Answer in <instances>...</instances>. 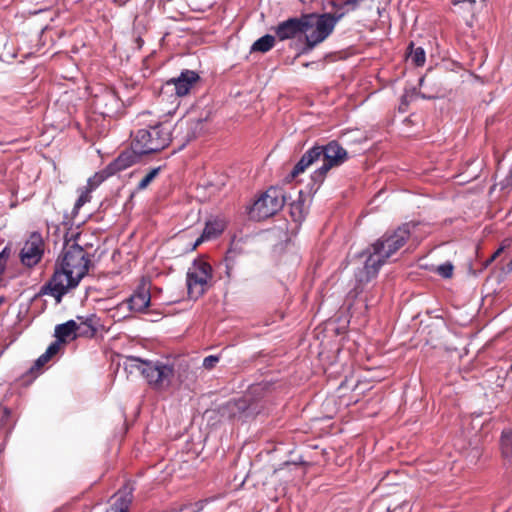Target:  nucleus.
Instances as JSON below:
<instances>
[{
  "instance_id": "25",
  "label": "nucleus",
  "mask_w": 512,
  "mask_h": 512,
  "mask_svg": "<svg viewBox=\"0 0 512 512\" xmlns=\"http://www.w3.org/2000/svg\"><path fill=\"white\" fill-rule=\"evenodd\" d=\"M184 125L186 126L187 130H193L191 135H188L187 140L193 139L197 137L198 131H200L203 127V121L202 119H194V120H187L185 122L178 123L175 128L177 130H183Z\"/></svg>"
},
{
  "instance_id": "11",
  "label": "nucleus",
  "mask_w": 512,
  "mask_h": 512,
  "mask_svg": "<svg viewBox=\"0 0 512 512\" xmlns=\"http://www.w3.org/2000/svg\"><path fill=\"white\" fill-rule=\"evenodd\" d=\"M46 249L45 241L39 232H32L25 241L19 257L26 267L36 266L43 258Z\"/></svg>"
},
{
  "instance_id": "19",
  "label": "nucleus",
  "mask_w": 512,
  "mask_h": 512,
  "mask_svg": "<svg viewBox=\"0 0 512 512\" xmlns=\"http://www.w3.org/2000/svg\"><path fill=\"white\" fill-rule=\"evenodd\" d=\"M77 319L80 321L77 323L78 337H94L97 333L99 318L95 314H91L86 318L78 316Z\"/></svg>"
},
{
  "instance_id": "4",
  "label": "nucleus",
  "mask_w": 512,
  "mask_h": 512,
  "mask_svg": "<svg viewBox=\"0 0 512 512\" xmlns=\"http://www.w3.org/2000/svg\"><path fill=\"white\" fill-rule=\"evenodd\" d=\"M128 361L153 388L161 390L170 386L174 377L173 365L160 361H145L137 357H129Z\"/></svg>"
},
{
  "instance_id": "36",
  "label": "nucleus",
  "mask_w": 512,
  "mask_h": 512,
  "mask_svg": "<svg viewBox=\"0 0 512 512\" xmlns=\"http://www.w3.org/2000/svg\"><path fill=\"white\" fill-rule=\"evenodd\" d=\"M503 249H504L503 247H500L497 251H495V252H494V254L491 256L490 261H492V260H494L496 257H498V256L502 253Z\"/></svg>"
},
{
  "instance_id": "28",
  "label": "nucleus",
  "mask_w": 512,
  "mask_h": 512,
  "mask_svg": "<svg viewBox=\"0 0 512 512\" xmlns=\"http://www.w3.org/2000/svg\"><path fill=\"white\" fill-rule=\"evenodd\" d=\"M160 171V168H154L150 170L138 183V189L143 190L147 188L150 183L155 179V177L158 175Z\"/></svg>"
},
{
  "instance_id": "16",
  "label": "nucleus",
  "mask_w": 512,
  "mask_h": 512,
  "mask_svg": "<svg viewBox=\"0 0 512 512\" xmlns=\"http://www.w3.org/2000/svg\"><path fill=\"white\" fill-rule=\"evenodd\" d=\"M142 155V153L135 151V149H133L131 146V149H127L121 152L119 156L108 165L109 170H111L113 175L123 171L136 164Z\"/></svg>"
},
{
  "instance_id": "1",
  "label": "nucleus",
  "mask_w": 512,
  "mask_h": 512,
  "mask_svg": "<svg viewBox=\"0 0 512 512\" xmlns=\"http://www.w3.org/2000/svg\"><path fill=\"white\" fill-rule=\"evenodd\" d=\"M410 237L409 225L404 224L393 231H387L367 250L364 266L355 274L359 283H367L375 278L387 260L402 248Z\"/></svg>"
},
{
  "instance_id": "7",
  "label": "nucleus",
  "mask_w": 512,
  "mask_h": 512,
  "mask_svg": "<svg viewBox=\"0 0 512 512\" xmlns=\"http://www.w3.org/2000/svg\"><path fill=\"white\" fill-rule=\"evenodd\" d=\"M212 279L211 265L202 260H195L187 272V289L189 297L198 299L202 296L209 286Z\"/></svg>"
},
{
  "instance_id": "10",
  "label": "nucleus",
  "mask_w": 512,
  "mask_h": 512,
  "mask_svg": "<svg viewBox=\"0 0 512 512\" xmlns=\"http://www.w3.org/2000/svg\"><path fill=\"white\" fill-rule=\"evenodd\" d=\"M80 282L76 280L66 269H63L57 263L50 280L42 287L43 294L51 295L59 303L62 297L70 290L78 286Z\"/></svg>"
},
{
  "instance_id": "37",
  "label": "nucleus",
  "mask_w": 512,
  "mask_h": 512,
  "mask_svg": "<svg viewBox=\"0 0 512 512\" xmlns=\"http://www.w3.org/2000/svg\"><path fill=\"white\" fill-rule=\"evenodd\" d=\"M476 177V174H470L468 177H465L464 180H461L459 181L458 183H464V182H469L471 181L472 179H474Z\"/></svg>"
},
{
  "instance_id": "5",
  "label": "nucleus",
  "mask_w": 512,
  "mask_h": 512,
  "mask_svg": "<svg viewBox=\"0 0 512 512\" xmlns=\"http://www.w3.org/2000/svg\"><path fill=\"white\" fill-rule=\"evenodd\" d=\"M56 263L80 282L88 273L91 260L82 246L76 242L66 241Z\"/></svg>"
},
{
  "instance_id": "31",
  "label": "nucleus",
  "mask_w": 512,
  "mask_h": 512,
  "mask_svg": "<svg viewBox=\"0 0 512 512\" xmlns=\"http://www.w3.org/2000/svg\"><path fill=\"white\" fill-rule=\"evenodd\" d=\"M50 360L44 355L42 354L34 363V365L31 367L30 371L32 373L36 372V371H40L42 369V367L45 366L46 363H48Z\"/></svg>"
},
{
  "instance_id": "35",
  "label": "nucleus",
  "mask_w": 512,
  "mask_h": 512,
  "mask_svg": "<svg viewBox=\"0 0 512 512\" xmlns=\"http://www.w3.org/2000/svg\"><path fill=\"white\" fill-rule=\"evenodd\" d=\"M436 272L443 278H448V263L438 265L436 267Z\"/></svg>"
},
{
  "instance_id": "42",
  "label": "nucleus",
  "mask_w": 512,
  "mask_h": 512,
  "mask_svg": "<svg viewBox=\"0 0 512 512\" xmlns=\"http://www.w3.org/2000/svg\"><path fill=\"white\" fill-rule=\"evenodd\" d=\"M2 302H3V299H2V298H0V305L2 304Z\"/></svg>"
},
{
  "instance_id": "22",
  "label": "nucleus",
  "mask_w": 512,
  "mask_h": 512,
  "mask_svg": "<svg viewBox=\"0 0 512 512\" xmlns=\"http://www.w3.org/2000/svg\"><path fill=\"white\" fill-rule=\"evenodd\" d=\"M409 52L407 53V61L416 67H421L425 64L426 54L422 47H414L413 42L409 44Z\"/></svg>"
},
{
  "instance_id": "18",
  "label": "nucleus",
  "mask_w": 512,
  "mask_h": 512,
  "mask_svg": "<svg viewBox=\"0 0 512 512\" xmlns=\"http://www.w3.org/2000/svg\"><path fill=\"white\" fill-rule=\"evenodd\" d=\"M225 229V222L221 219H213L206 222L205 228L200 237L193 244L192 250L196 249L206 240L218 237Z\"/></svg>"
},
{
  "instance_id": "9",
  "label": "nucleus",
  "mask_w": 512,
  "mask_h": 512,
  "mask_svg": "<svg viewBox=\"0 0 512 512\" xmlns=\"http://www.w3.org/2000/svg\"><path fill=\"white\" fill-rule=\"evenodd\" d=\"M92 107L103 117L113 118L122 114L124 104L114 89L101 87L93 96Z\"/></svg>"
},
{
  "instance_id": "12",
  "label": "nucleus",
  "mask_w": 512,
  "mask_h": 512,
  "mask_svg": "<svg viewBox=\"0 0 512 512\" xmlns=\"http://www.w3.org/2000/svg\"><path fill=\"white\" fill-rule=\"evenodd\" d=\"M199 75L192 70H184L176 78H172L165 82L161 96L174 92V95L179 98L186 96L190 93L193 87L199 82Z\"/></svg>"
},
{
  "instance_id": "30",
  "label": "nucleus",
  "mask_w": 512,
  "mask_h": 512,
  "mask_svg": "<svg viewBox=\"0 0 512 512\" xmlns=\"http://www.w3.org/2000/svg\"><path fill=\"white\" fill-rule=\"evenodd\" d=\"M219 362V357L214 355H209L203 360V367L207 370L213 369L216 364Z\"/></svg>"
},
{
  "instance_id": "2",
  "label": "nucleus",
  "mask_w": 512,
  "mask_h": 512,
  "mask_svg": "<svg viewBox=\"0 0 512 512\" xmlns=\"http://www.w3.org/2000/svg\"><path fill=\"white\" fill-rule=\"evenodd\" d=\"M172 129L173 125L169 121L139 129L132 139V147L143 155L157 153L172 141Z\"/></svg>"
},
{
  "instance_id": "26",
  "label": "nucleus",
  "mask_w": 512,
  "mask_h": 512,
  "mask_svg": "<svg viewBox=\"0 0 512 512\" xmlns=\"http://www.w3.org/2000/svg\"><path fill=\"white\" fill-rule=\"evenodd\" d=\"M14 426L12 411L5 406H0V428L5 430V433L11 431Z\"/></svg>"
},
{
  "instance_id": "8",
  "label": "nucleus",
  "mask_w": 512,
  "mask_h": 512,
  "mask_svg": "<svg viewBox=\"0 0 512 512\" xmlns=\"http://www.w3.org/2000/svg\"><path fill=\"white\" fill-rule=\"evenodd\" d=\"M317 147L322 151L323 164L314 171L312 179L323 182L329 170L342 165L348 159V153L337 141H330L327 145Z\"/></svg>"
},
{
  "instance_id": "38",
  "label": "nucleus",
  "mask_w": 512,
  "mask_h": 512,
  "mask_svg": "<svg viewBox=\"0 0 512 512\" xmlns=\"http://www.w3.org/2000/svg\"><path fill=\"white\" fill-rule=\"evenodd\" d=\"M506 271L512 272V259L509 261V263L506 265Z\"/></svg>"
},
{
  "instance_id": "33",
  "label": "nucleus",
  "mask_w": 512,
  "mask_h": 512,
  "mask_svg": "<svg viewBox=\"0 0 512 512\" xmlns=\"http://www.w3.org/2000/svg\"><path fill=\"white\" fill-rule=\"evenodd\" d=\"M209 502V499H203L195 502L194 504H191V511L192 512H200L203 510L204 506Z\"/></svg>"
},
{
  "instance_id": "41",
  "label": "nucleus",
  "mask_w": 512,
  "mask_h": 512,
  "mask_svg": "<svg viewBox=\"0 0 512 512\" xmlns=\"http://www.w3.org/2000/svg\"><path fill=\"white\" fill-rule=\"evenodd\" d=\"M449 269H450V276L452 275V270H453V266L450 264L449 266Z\"/></svg>"
},
{
  "instance_id": "23",
  "label": "nucleus",
  "mask_w": 512,
  "mask_h": 512,
  "mask_svg": "<svg viewBox=\"0 0 512 512\" xmlns=\"http://www.w3.org/2000/svg\"><path fill=\"white\" fill-rule=\"evenodd\" d=\"M274 44L275 37L270 34H266L253 43L251 52L266 53L274 47Z\"/></svg>"
},
{
  "instance_id": "40",
  "label": "nucleus",
  "mask_w": 512,
  "mask_h": 512,
  "mask_svg": "<svg viewBox=\"0 0 512 512\" xmlns=\"http://www.w3.org/2000/svg\"><path fill=\"white\" fill-rule=\"evenodd\" d=\"M461 2H470V3H474L475 0H454V3L457 4V3H461Z\"/></svg>"
},
{
  "instance_id": "13",
  "label": "nucleus",
  "mask_w": 512,
  "mask_h": 512,
  "mask_svg": "<svg viewBox=\"0 0 512 512\" xmlns=\"http://www.w3.org/2000/svg\"><path fill=\"white\" fill-rule=\"evenodd\" d=\"M150 303V289L146 284H143L128 299L120 303L117 309L127 308L130 312L142 313L146 311Z\"/></svg>"
},
{
  "instance_id": "27",
  "label": "nucleus",
  "mask_w": 512,
  "mask_h": 512,
  "mask_svg": "<svg viewBox=\"0 0 512 512\" xmlns=\"http://www.w3.org/2000/svg\"><path fill=\"white\" fill-rule=\"evenodd\" d=\"M501 450L502 455L512 461V429L502 432Z\"/></svg>"
},
{
  "instance_id": "24",
  "label": "nucleus",
  "mask_w": 512,
  "mask_h": 512,
  "mask_svg": "<svg viewBox=\"0 0 512 512\" xmlns=\"http://www.w3.org/2000/svg\"><path fill=\"white\" fill-rule=\"evenodd\" d=\"M113 173L109 170L107 166L105 169L96 172L92 177H90L87 181V188L89 190L96 189L102 182H104L108 177L112 176Z\"/></svg>"
},
{
  "instance_id": "20",
  "label": "nucleus",
  "mask_w": 512,
  "mask_h": 512,
  "mask_svg": "<svg viewBox=\"0 0 512 512\" xmlns=\"http://www.w3.org/2000/svg\"><path fill=\"white\" fill-rule=\"evenodd\" d=\"M55 337L59 343H67L68 341L74 340L77 335V322L69 320L63 324H59L55 327Z\"/></svg>"
},
{
  "instance_id": "21",
  "label": "nucleus",
  "mask_w": 512,
  "mask_h": 512,
  "mask_svg": "<svg viewBox=\"0 0 512 512\" xmlns=\"http://www.w3.org/2000/svg\"><path fill=\"white\" fill-rule=\"evenodd\" d=\"M289 213L294 222L301 223L305 219L307 207L301 192L299 198L290 204Z\"/></svg>"
},
{
  "instance_id": "34",
  "label": "nucleus",
  "mask_w": 512,
  "mask_h": 512,
  "mask_svg": "<svg viewBox=\"0 0 512 512\" xmlns=\"http://www.w3.org/2000/svg\"><path fill=\"white\" fill-rule=\"evenodd\" d=\"M501 189L512 187V167L510 168L507 176L500 182Z\"/></svg>"
},
{
  "instance_id": "32",
  "label": "nucleus",
  "mask_w": 512,
  "mask_h": 512,
  "mask_svg": "<svg viewBox=\"0 0 512 512\" xmlns=\"http://www.w3.org/2000/svg\"><path fill=\"white\" fill-rule=\"evenodd\" d=\"M60 349V343L58 341L51 343L43 353L49 360L55 356Z\"/></svg>"
},
{
  "instance_id": "39",
  "label": "nucleus",
  "mask_w": 512,
  "mask_h": 512,
  "mask_svg": "<svg viewBox=\"0 0 512 512\" xmlns=\"http://www.w3.org/2000/svg\"><path fill=\"white\" fill-rule=\"evenodd\" d=\"M426 81H427V78H426V77H422V78H420L419 85H420L421 87H423V86L425 85V82H426Z\"/></svg>"
},
{
  "instance_id": "29",
  "label": "nucleus",
  "mask_w": 512,
  "mask_h": 512,
  "mask_svg": "<svg viewBox=\"0 0 512 512\" xmlns=\"http://www.w3.org/2000/svg\"><path fill=\"white\" fill-rule=\"evenodd\" d=\"M91 192L92 190H89L87 187H85L75 202L74 210H79L83 205L91 200Z\"/></svg>"
},
{
  "instance_id": "15",
  "label": "nucleus",
  "mask_w": 512,
  "mask_h": 512,
  "mask_svg": "<svg viewBox=\"0 0 512 512\" xmlns=\"http://www.w3.org/2000/svg\"><path fill=\"white\" fill-rule=\"evenodd\" d=\"M132 501L133 489L125 486L112 496L110 505L105 512H130Z\"/></svg>"
},
{
  "instance_id": "14",
  "label": "nucleus",
  "mask_w": 512,
  "mask_h": 512,
  "mask_svg": "<svg viewBox=\"0 0 512 512\" xmlns=\"http://www.w3.org/2000/svg\"><path fill=\"white\" fill-rule=\"evenodd\" d=\"M303 14L300 17H292L280 22L274 29L275 35L280 41L293 39L298 35L304 34Z\"/></svg>"
},
{
  "instance_id": "3",
  "label": "nucleus",
  "mask_w": 512,
  "mask_h": 512,
  "mask_svg": "<svg viewBox=\"0 0 512 512\" xmlns=\"http://www.w3.org/2000/svg\"><path fill=\"white\" fill-rule=\"evenodd\" d=\"M343 16L344 13L303 14V22H307L304 26L306 48L311 50L327 39Z\"/></svg>"
},
{
  "instance_id": "43",
  "label": "nucleus",
  "mask_w": 512,
  "mask_h": 512,
  "mask_svg": "<svg viewBox=\"0 0 512 512\" xmlns=\"http://www.w3.org/2000/svg\"><path fill=\"white\" fill-rule=\"evenodd\" d=\"M387 512H390V508H387Z\"/></svg>"
},
{
  "instance_id": "6",
  "label": "nucleus",
  "mask_w": 512,
  "mask_h": 512,
  "mask_svg": "<svg viewBox=\"0 0 512 512\" xmlns=\"http://www.w3.org/2000/svg\"><path fill=\"white\" fill-rule=\"evenodd\" d=\"M285 202L284 191L281 188L270 187L249 208V218L254 221L265 220L278 213Z\"/></svg>"
},
{
  "instance_id": "17",
  "label": "nucleus",
  "mask_w": 512,
  "mask_h": 512,
  "mask_svg": "<svg viewBox=\"0 0 512 512\" xmlns=\"http://www.w3.org/2000/svg\"><path fill=\"white\" fill-rule=\"evenodd\" d=\"M321 152L322 151H320L317 146L307 150L293 167L289 174V178L295 179L299 174L303 173L315 161L321 158Z\"/></svg>"
}]
</instances>
